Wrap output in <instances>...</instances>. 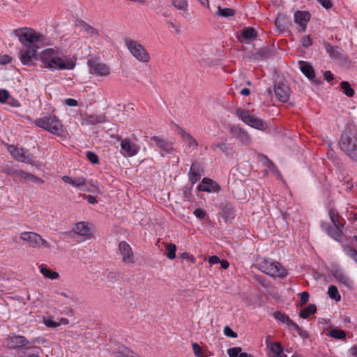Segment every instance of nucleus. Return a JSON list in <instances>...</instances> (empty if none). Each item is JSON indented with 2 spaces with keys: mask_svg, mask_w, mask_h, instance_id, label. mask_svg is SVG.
<instances>
[{
  "mask_svg": "<svg viewBox=\"0 0 357 357\" xmlns=\"http://www.w3.org/2000/svg\"><path fill=\"white\" fill-rule=\"evenodd\" d=\"M172 3L178 10H188V4L187 0H172Z\"/></svg>",
  "mask_w": 357,
  "mask_h": 357,
  "instance_id": "42",
  "label": "nucleus"
},
{
  "mask_svg": "<svg viewBox=\"0 0 357 357\" xmlns=\"http://www.w3.org/2000/svg\"><path fill=\"white\" fill-rule=\"evenodd\" d=\"M321 228L327 234L337 241H340L342 236V227L332 226L328 222H321Z\"/></svg>",
  "mask_w": 357,
  "mask_h": 357,
  "instance_id": "22",
  "label": "nucleus"
},
{
  "mask_svg": "<svg viewBox=\"0 0 357 357\" xmlns=\"http://www.w3.org/2000/svg\"><path fill=\"white\" fill-rule=\"evenodd\" d=\"M40 273L43 275V276L46 278L54 280L59 276L57 272L52 271L46 265L44 264H42L40 266Z\"/></svg>",
  "mask_w": 357,
  "mask_h": 357,
  "instance_id": "36",
  "label": "nucleus"
},
{
  "mask_svg": "<svg viewBox=\"0 0 357 357\" xmlns=\"http://www.w3.org/2000/svg\"><path fill=\"white\" fill-rule=\"evenodd\" d=\"M179 133L183 140L188 143L189 147H192L194 149L198 147V142L190 133L186 132L183 129H181Z\"/></svg>",
  "mask_w": 357,
  "mask_h": 357,
  "instance_id": "33",
  "label": "nucleus"
},
{
  "mask_svg": "<svg viewBox=\"0 0 357 357\" xmlns=\"http://www.w3.org/2000/svg\"><path fill=\"white\" fill-rule=\"evenodd\" d=\"M6 103H8V105H10V106H12L13 107H18L20 106V102L17 100H16L13 98H11L10 96L8 98V100L6 101Z\"/></svg>",
  "mask_w": 357,
  "mask_h": 357,
  "instance_id": "61",
  "label": "nucleus"
},
{
  "mask_svg": "<svg viewBox=\"0 0 357 357\" xmlns=\"http://www.w3.org/2000/svg\"><path fill=\"white\" fill-rule=\"evenodd\" d=\"M167 257L169 259H174L176 257V246L173 243H168L166 245Z\"/></svg>",
  "mask_w": 357,
  "mask_h": 357,
  "instance_id": "43",
  "label": "nucleus"
},
{
  "mask_svg": "<svg viewBox=\"0 0 357 357\" xmlns=\"http://www.w3.org/2000/svg\"><path fill=\"white\" fill-rule=\"evenodd\" d=\"M64 102L66 105L70 107H75L78 105L77 100L73 98H66Z\"/></svg>",
  "mask_w": 357,
  "mask_h": 357,
  "instance_id": "62",
  "label": "nucleus"
},
{
  "mask_svg": "<svg viewBox=\"0 0 357 357\" xmlns=\"http://www.w3.org/2000/svg\"><path fill=\"white\" fill-rule=\"evenodd\" d=\"M257 268L266 275L274 278L283 279L288 275L287 270L278 261L263 259L257 264Z\"/></svg>",
  "mask_w": 357,
  "mask_h": 357,
  "instance_id": "3",
  "label": "nucleus"
},
{
  "mask_svg": "<svg viewBox=\"0 0 357 357\" xmlns=\"http://www.w3.org/2000/svg\"><path fill=\"white\" fill-rule=\"evenodd\" d=\"M298 64L301 72L306 77L311 80L315 78L314 70L307 61H299Z\"/></svg>",
  "mask_w": 357,
  "mask_h": 357,
  "instance_id": "29",
  "label": "nucleus"
},
{
  "mask_svg": "<svg viewBox=\"0 0 357 357\" xmlns=\"http://www.w3.org/2000/svg\"><path fill=\"white\" fill-rule=\"evenodd\" d=\"M223 332L226 336L229 337L236 338L238 336L237 333L233 331V330L229 326H227L224 328Z\"/></svg>",
  "mask_w": 357,
  "mask_h": 357,
  "instance_id": "54",
  "label": "nucleus"
},
{
  "mask_svg": "<svg viewBox=\"0 0 357 357\" xmlns=\"http://www.w3.org/2000/svg\"><path fill=\"white\" fill-rule=\"evenodd\" d=\"M317 312V306L314 304H310L305 308L301 310L299 312V316L303 319L308 318L311 314Z\"/></svg>",
  "mask_w": 357,
  "mask_h": 357,
  "instance_id": "38",
  "label": "nucleus"
},
{
  "mask_svg": "<svg viewBox=\"0 0 357 357\" xmlns=\"http://www.w3.org/2000/svg\"><path fill=\"white\" fill-rule=\"evenodd\" d=\"M236 13V11L233 8H222L220 6L218 7V12L217 14L219 16L224 17H228L234 16Z\"/></svg>",
  "mask_w": 357,
  "mask_h": 357,
  "instance_id": "40",
  "label": "nucleus"
},
{
  "mask_svg": "<svg viewBox=\"0 0 357 357\" xmlns=\"http://www.w3.org/2000/svg\"><path fill=\"white\" fill-rule=\"evenodd\" d=\"M212 148H216L219 149L224 153L225 155H231L233 153V148L232 146L227 144L226 142H220V143H215L212 145Z\"/></svg>",
  "mask_w": 357,
  "mask_h": 357,
  "instance_id": "39",
  "label": "nucleus"
},
{
  "mask_svg": "<svg viewBox=\"0 0 357 357\" xmlns=\"http://www.w3.org/2000/svg\"><path fill=\"white\" fill-rule=\"evenodd\" d=\"M13 60V58L8 55V54H3L0 56V63L1 65H6L10 63Z\"/></svg>",
  "mask_w": 357,
  "mask_h": 357,
  "instance_id": "57",
  "label": "nucleus"
},
{
  "mask_svg": "<svg viewBox=\"0 0 357 357\" xmlns=\"http://www.w3.org/2000/svg\"><path fill=\"white\" fill-rule=\"evenodd\" d=\"M324 47L326 52L328 54L331 58L342 61L345 59L344 51L338 46H333L329 43H325Z\"/></svg>",
  "mask_w": 357,
  "mask_h": 357,
  "instance_id": "24",
  "label": "nucleus"
},
{
  "mask_svg": "<svg viewBox=\"0 0 357 357\" xmlns=\"http://www.w3.org/2000/svg\"><path fill=\"white\" fill-rule=\"evenodd\" d=\"M241 351V347H233L227 350L229 357H238Z\"/></svg>",
  "mask_w": 357,
  "mask_h": 357,
  "instance_id": "49",
  "label": "nucleus"
},
{
  "mask_svg": "<svg viewBox=\"0 0 357 357\" xmlns=\"http://www.w3.org/2000/svg\"><path fill=\"white\" fill-rule=\"evenodd\" d=\"M13 34L18 38L23 47H40L37 43L43 40V34L36 33L34 29L29 27L19 28L13 31Z\"/></svg>",
  "mask_w": 357,
  "mask_h": 357,
  "instance_id": "5",
  "label": "nucleus"
},
{
  "mask_svg": "<svg viewBox=\"0 0 357 357\" xmlns=\"http://www.w3.org/2000/svg\"><path fill=\"white\" fill-rule=\"evenodd\" d=\"M89 73L96 76H107L110 73L109 67L99 61L96 58H91L87 61Z\"/></svg>",
  "mask_w": 357,
  "mask_h": 357,
  "instance_id": "9",
  "label": "nucleus"
},
{
  "mask_svg": "<svg viewBox=\"0 0 357 357\" xmlns=\"http://www.w3.org/2000/svg\"><path fill=\"white\" fill-rule=\"evenodd\" d=\"M330 335L336 339H343L346 337V333L340 329L334 328L331 330Z\"/></svg>",
  "mask_w": 357,
  "mask_h": 357,
  "instance_id": "44",
  "label": "nucleus"
},
{
  "mask_svg": "<svg viewBox=\"0 0 357 357\" xmlns=\"http://www.w3.org/2000/svg\"><path fill=\"white\" fill-rule=\"evenodd\" d=\"M86 157L87 160L93 165L99 163L98 155L93 151H87L86 153Z\"/></svg>",
  "mask_w": 357,
  "mask_h": 357,
  "instance_id": "45",
  "label": "nucleus"
},
{
  "mask_svg": "<svg viewBox=\"0 0 357 357\" xmlns=\"http://www.w3.org/2000/svg\"><path fill=\"white\" fill-rule=\"evenodd\" d=\"M329 217L333 223L332 226L343 227L344 223L342 222L343 220H342L338 214V213L334 209H330Z\"/></svg>",
  "mask_w": 357,
  "mask_h": 357,
  "instance_id": "35",
  "label": "nucleus"
},
{
  "mask_svg": "<svg viewBox=\"0 0 357 357\" xmlns=\"http://www.w3.org/2000/svg\"><path fill=\"white\" fill-rule=\"evenodd\" d=\"M193 214L197 218H199V219H204L206 218V216L207 215L206 212L204 210L201 209V208H196L194 211Z\"/></svg>",
  "mask_w": 357,
  "mask_h": 357,
  "instance_id": "56",
  "label": "nucleus"
},
{
  "mask_svg": "<svg viewBox=\"0 0 357 357\" xmlns=\"http://www.w3.org/2000/svg\"><path fill=\"white\" fill-rule=\"evenodd\" d=\"M258 36V32L252 26H245L237 33V39L240 43H250Z\"/></svg>",
  "mask_w": 357,
  "mask_h": 357,
  "instance_id": "16",
  "label": "nucleus"
},
{
  "mask_svg": "<svg viewBox=\"0 0 357 357\" xmlns=\"http://www.w3.org/2000/svg\"><path fill=\"white\" fill-rule=\"evenodd\" d=\"M301 43L303 47L307 48L312 45V40L309 35H305L303 36Z\"/></svg>",
  "mask_w": 357,
  "mask_h": 357,
  "instance_id": "52",
  "label": "nucleus"
},
{
  "mask_svg": "<svg viewBox=\"0 0 357 357\" xmlns=\"http://www.w3.org/2000/svg\"><path fill=\"white\" fill-rule=\"evenodd\" d=\"M220 214L225 222L231 221L236 217V210L233 204L225 201L220 204Z\"/></svg>",
  "mask_w": 357,
  "mask_h": 357,
  "instance_id": "17",
  "label": "nucleus"
},
{
  "mask_svg": "<svg viewBox=\"0 0 357 357\" xmlns=\"http://www.w3.org/2000/svg\"><path fill=\"white\" fill-rule=\"evenodd\" d=\"M75 233L79 236H87L90 235V228L89 223L85 222H79L75 225Z\"/></svg>",
  "mask_w": 357,
  "mask_h": 357,
  "instance_id": "32",
  "label": "nucleus"
},
{
  "mask_svg": "<svg viewBox=\"0 0 357 357\" xmlns=\"http://www.w3.org/2000/svg\"><path fill=\"white\" fill-rule=\"evenodd\" d=\"M324 79L326 80L327 82H331L332 80H333L334 79V76L332 74V73L329 70H326L324 73Z\"/></svg>",
  "mask_w": 357,
  "mask_h": 357,
  "instance_id": "63",
  "label": "nucleus"
},
{
  "mask_svg": "<svg viewBox=\"0 0 357 357\" xmlns=\"http://www.w3.org/2000/svg\"><path fill=\"white\" fill-rule=\"evenodd\" d=\"M329 297L336 301H340L341 296L339 291H327Z\"/></svg>",
  "mask_w": 357,
  "mask_h": 357,
  "instance_id": "60",
  "label": "nucleus"
},
{
  "mask_svg": "<svg viewBox=\"0 0 357 357\" xmlns=\"http://www.w3.org/2000/svg\"><path fill=\"white\" fill-rule=\"evenodd\" d=\"M236 116L249 126L264 131L268 128V124L262 119L252 115L250 112L241 107H238L235 112Z\"/></svg>",
  "mask_w": 357,
  "mask_h": 357,
  "instance_id": "6",
  "label": "nucleus"
},
{
  "mask_svg": "<svg viewBox=\"0 0 357 357\" xmlns=\"http://www.w3.org/2000/svg\"><path fill=\"white\" fill-rule=\"evenodd\" d=\"M338 146L351 161L357 162V131L354 126H346L339 139Z\"/></svg>",
  "mask_w": 357,
  "mask_h": 357,
  "instance_id": "2",
  "label": "nucleus"
},
{
  "mask_svg": "<svg viewBox=\"0 0 357 357\" xmlns=\"http://www.w3.org/2000/svg\"><path fill=\"white\" fill-rule=\"evenodd\" d=\"M312 275L317 282H320V284H326L329 282L326 275L321 274L318 271H314Z\"/></svg>",
  "mask_w": 357,
  "mask_h": 357,
  "instance_id": "46",
  "label": "nucleus"
},
{
  "mask_svg": "<svg viewBox=\"0 0 357 357\" xmlns=\"http://www.w3.org/2000/svg\"><path fill=\"white\" fill-rule=\"evenodd\" d=\"M267 348L269 349L267 354L268 357H287L286 354H283V348L278 342L271 343Z\"/></svg>",
  "mask_w": 357,
  "mask_h": 357,
  "instance_id": "28",
  "label": "nucleus"
},
{
  "mask_svg": "<svg viewBox=\"0 0 357 357\" xmlns=\"http://www.w3.org/2000/svg\"><path fill=\"white\" fill-rule=\"evenodd\" d=\"M255 280L261 284V285L264 288H268V283L266 282V280L263 276L255 275Z\"/></svg>",
  "mask_w": 357,
  "mask_h": 357,
  "instance_id": "59",
  "label": "nucleus"
},
{
  "mask_svg": "<svg viewBox=\"0 0 357 357\" xmlns=\"http://www.w3.org/2000/svg\"><path fill=\"white\" fill-rule=\"evenodd\" d=\"M6 342L7 347L9 349L24 348L25 349H29L36 348V347L29 346V341L22 335H10L6 339ZM36 349H39L42 351V349L39 347H36Z\"/></svg>",
  "mask_w": 357,
  "mask_h": 357,
  "instance_id": "10",
  "label": "nucleus"
},
{
  "mask_svg": "<svg viewBox=\"0 0 357 357\" xmlns=\"http://www.w3.org/2000/svg\"><path fill=\"white\" fill-rule=\"evenodd\" d=\"M125 43L132 56L138 61L142 62H148L149 61V54L141 44L128 38L125 39Z\"/></svg>",
  "mask_w": 357,
  "mask_h": 357,
  "instance_id": "8",
  "label": "nucleus"
},
{
  "mask_svg": "<svg viewBox=\"0 0 357 357\" xmlns=\"http://www.w3.org/2000/svg\"><path fill=\"white\" fill-rule=\"evenodd\" d=\"M20 238L26 241L31 248L38 247V242L40 241V235L32 231H25L21 234Z\"/></svg>",
  "mask_w": 357,
  "mask_h": 357,
  "instance_id": "26",
  "label": "nucleus"
},
{
  "mask_svg": "<svg viewBox=\"0 0 357 357\" xmlns=\"http://www.w3.org/2000/svg\"><path fill=\"white\" fill-rule=\"evenodd\" d=\"M77 23L81 26L82 30L86 32L90 36L99 37L100 33L98 29L93 28L89 24L82 20H78Z\"/></svg>",
  "mask_w": 357,
  "mask_h": 357,
  "instance_id": "31",
  "label": "nucleus"
},
{
  "mask_svg": "<svg viewBox=\"0 0 357 357\" xmlns=\"http://www.w3.org/2000/svg\"><path fill=\"white\" fill-rule=\"evenodd\" d=\"M34 124L50 133L59 136L64 137L65 132L61 121L55 115L45 116L34 121Z\"/></svg>",
  "mask_w": 357,
  "mask_h": 357,
  "instance_id": "4",
  "label": "nucleus"
},
{
  "mask_svg": "<svg viewBox=\"0 0 357 357\" xmlns=\"http://www.w3.org/2000/svg\"><path fill=\"white\" fill-rule=\"evenodd\" d=\"M220 185L210 178L204 177L202 182L197 186V190L206 192H218L220 191Z\"/></svg>",
  "mask_w": 357,
  "mask_h": 357,
  "instance_id": "18",
  "label": "nucleus"
},
{
  "mask_svg": "<svg viewBox=\"0 0 357 357\" xmlns=\"http://www.w3.org/2000/svg\"><path fill=\"white\" fill-rule=\"evenodd\" d=\"M43 323L46 326L49 328H56L60 325V323L56 322L49 318H44Z\"/></svg>",
  "mask_w": 357,
  "mask_h": 357,
  "instance_id": "53",
  "label": "nucleus"
},
{
  "mask_svg": "<svg viewBox=\"0 0 357 357\" xmlns=\"http://www.w3.org/2000/svg\"><path fill=\"white\" fill-rule=\"evenodd\" d=\"M311 15L307 10H297L294 13V22L296 24L308 23L310 20Z\"/></svg>",
  "mask_w": 357,
  "mask_h": 357,
  "instance_id": "30",
  "label": "nucleus"
},
{
  "mask_svg": "<svg viewBox=\"0 0 357 357\" xmlns=\"http://www.w3.org/2000/svg\"><path fill=\"white\" fill-rule=\"evenodd\" d=\"M73 187H75L77 188H79L80 190L82 189V187L86 185V179L84 177H78L75 179Z\"/></svg>",
  "mask_w": 357,
  "mask_h": 357,
  "instance_id": "47",
  "label": "nucleus"
},
{
  "mask_svg": "<svg viewBox=\"0 0 357 357\" xmlns=\"http://www.w3.org/2000/svg\"><path fill=\"white\" fill-rule=\"evenodd\" d=\"M192 188H193V185L191 184L190 186H189V187L185 186L183 190V197L185 199H186L188 201H190L191 198L192 197Z\"/></svg>",
  "mask_w": 357,
  "mask_h": 357,
  "instance_id": "48",
  "label": "nucleus"
},
{
  "mask_svg": "<svg viewBox=\"0 0 357 357\" xmlns=\"http://www.w3.org/2000/svg\"><path fill=\"white\" fill-rule=\"evenodd\" d=\"M273 317L276 320L285 324L290 329L295 330L298 334L301 333V328L296 323L292 321L285 313L280 311H275L273 313Z\"/></svg>",
  "mask_w": 357,
  "mask_h": 357,
  "instance_id": "20",
  "label": "nucleus"
},
{
  "mask_svg": "<svg viewBox=\"0 0 357 357\" xmlns=\"http://www.w3.org/2000/svg\"><path fill=\"white\" fill-rule=\"evenodd\" d=\"M202 167L200 162L195 161L192 163L190 171L188 172L189 180L192 185L195 184L201 178L200 172Z\"/></svg>",
  "mask_w": 357,
  "mask_h": 357,
  "instance_id": "25",
  "label": "nucleus"
},
{
  "mask_svg": "<svg viewBox=\"0 0 357 357\" xmlns=\"http://www.w3.org/2000/svg\"><path fill=\"white\" fill-rule=\"evenodd\" d=\"M317 1L326 9H331L333 6L331 0H317Z\"/></svg>",
  "mask_w": 357,
  "mask_h": 357,
  "instance_id": "58",
  "label": "nucleus"
},
{
  "mask_svg": "<svg viewBox=\"0 0 357 357\" xmlns=\"http://www.w3.org/2000/svg\"><path fill=\"white\" fill-rule=\"evenodd\" d=\"M8 150L11 155L18 161L28 164H33L34 162L33 155L29 153L23 148H18L14 145H10L8 146Z\"/></svg>",
  "mask_w": 357,
  "mask_h": 357,
  "instance_id": "11",
  "label": "nucleus"
},
{
  "mask_svg": "<svg viewBox=\"0 0 357 357\" xmlns=\"http://www.w3.org/2000/svg\"><path fill=\"white\" fill-rule=\"evenodd\" d=\"M82 121V124L96 125L106 122L107 117L105 114H86V117L83 119Z\"/></svg>",
  "mask_w": 357,
  "mask_h": 357,
  "instance_id": "27",
  "label": "nucleus"
},
{
  "mask_svg": "<svg viewBox=\"0 0 357 357\" xmlns=\"http://www.w3.org/2000/svg\"><path fill=\"white\" fill-rule=\"evenodd\" d=\"M275 46L273 45L263 47L253 54V58L257 60H264L271 58L275 54Z\"/></svg>",
  "mask_w": 357,
  "mask_h": 357,
  "instance_id": "23",
  "label": "nucleus"
},
{
  "mask_svg": "<svg viewBox=\"0 0 357 357\" xmlns=\"http://www.w3.org/2000/svg\"><path fill=\"white\" fill-rule=\"evenodd\" d=\"M40 47H23L20 51V60L21 63L26 66H37V61H39V54L37 53Z\"/></svg>",
  "mask_w": 357,
  "mask_h": 357,
  "instance_id": "7",
  "label": "nucleus"
},
{
  "mask_svg": "<svg viewBox=\"0 0 357 357\" xmlns=\"http://www.w3.org/2000/svg\"><path fill=\"white\" fill-rule=\"evenodd\" d=\"M340 89L347 97L352 98L355 95V90L347 81H342L340 84Z\"/></svg>",
  "mask_w": 357,
  "mask_h": 357,
  "instance_id": "34",
  "label": "nucleus"
},
{
  "mask_svg": "<svg viewBox=\"0 0 357 357\" xmlns=\"http://www.w3.org/2000/svg\"><path fill=\"white\" fill-rule=\"evenodd\" d=\"M151 141L153 142L163 156L165 154H172L174 152L173 143L158 136H153Z\"/></svg>",
  "mask_w": 357,
  "mask_h": 357,
  "instance_id": "15",
  "label": "nucleus"
},
{
  "mask_svg": "<svg viewBox=\"0 0 357 357\" xmlns=\"http://www.w3.org/2000/svg\"><path fill=\"white\" fill-rule=\"evenodd\" d=\"M10 98L9 92L6 89L0 90V103H6Z\"/></svg>",
  "mask_w": 357,
  "mask_h": 357,
  "instance_id": "51",
  "label": "nucleus"
},
{
  "mask_svg": "<svg viewBox=\"0 0 357 357\" xmlns=\"http://www.w3.org/2000/svg\"><path fill=\"white\" fill-rule=\"evenodd\" d=\"M274 92L278 100L282 102H287L289 100L291 89L282 82H275Z\"/></svg>",
  "mask_w": 357,
  "mask_h": 357,
  "instance_id": "14",
  "label": "nucleus"
},
{
  "mask_svg": "<svg viewBox=\"0 0 357 357\" xmlns=\"http://www.w3.org/2000/svg\"><path fill=\"white\" fill-rule=\"evenodd\" d=\"M229 132L232 137L237 139L242 145L249 146L251 144L252 139L250 135L245 130L238 126H231L229 129Z\"/></svg>",
  "mask_w": 357,
  "mask_h": 357,
  "instance_id": "13",
  "label": "nucleus"
},
{
  "mask_svg": "<svg viewBox=\"0 0 357 357\" xmlns=\"http://www.w3.org/2000/svg\"><path fill=\"white\" fill-rule=\"evenodd\" d=\"M344 252L357 264V251L353 247L346 245L343 248Z\"/></svg>",
  "mask_w": 357,
  "mask_h": 357,
  "instance_id": "41",
  "label": "nucleus"
},
{
  "mask_svg": "<svg viewBox=\"0 0 357 357\" xmlns=\"http://www.w3.org/2000/svg\"><path fill=\"white\" fill-rule=\"evenodd\" d=\"M192 347L196 357H205L202 353V348L198 343L194 342L192 344Z\"/></svg>",
  "mask_w": 357,
  "mask_h": 357,
  "instance_id": "50",
  "label": "nucleus"
},
{
  "mask_svg": "<svg viewBox=\"0 0 357 357\" xmlns=\"http://www.w3.org/2000/svg\"><path fill=\"white\" fill-rule=\"evenodd\" d=\"M208 261L211 264H216L220 261V259L218 256L213 255L208 257Z\"/></svg>",
  "mask_w": 357,
  "mask_h": 357,
  "instance_id": "64",
  "label": "nucleus"
},
{
  "mask_svg": "<svg viewBox=\"0 0 357 357\" xmlns=\"http://www.w3.org/2000/svg\"><path fill=\"white\" fill-rule=\"evenodd\" d=\"M119 249L122 256V261L126 264H134V255L130 245L126 241L119 243Z\"/></svg>",
  "mask_w": 357,
  "mask_h": 357,
  "instance_id": "19",
  "label": "nucleus"
},
{
  "mask_svg": "<svg viewBox=\"0 0 357 357\" xmlns=\"http://www.w3.org/2000/svg\"><path fill=\"white\" fill-rule=\"evenodd\" d=\"M121 142V149L130 157L135 155L139 150V147L133 143L130 139H118Z\"/></svg>",
  "mask_w": 357,
  "mask_h": 357,
  "instance_id": "21",
  "label": "nucleus"
},
{
  "mask_svg": "<svg viewBox=\"0 0 357 357\" xmlns=\"http://www.w3.org/2000/svg\"><path fill=\"white\" fill-rule=\"evenodd\" d=\"M75 57L63 55L59 47H49L39 53L40 67L50 71L73 70L76 66Z\"/></svg>",
  "mask_w": 357,
  "mask_h": 357,
  "instance_id": "1",
  "label": "nucleus"
},
{
  "mask_svg": "<svg viewBox=\"0 0 357 357\" xmlns=\"http://www.w3.org/2000/svg\"><path fill=\"white\" fill-rule=\"evenodd\" d=\"M310 294L307 291H302V293L300 294V303L301 306L304 305L306 304L309 300Z\"/></svg>",
  "mask_w": 357,
  "mask_h": 357,
  "instance_id": "55",
  "label": "nucleus"
},
{
  "mask_svg": "<svg viewBox=\"0 0 357 357\" xmlns=\"http://www.w3.org/2000/svg\"><path fill=\"white\" fill-rule=\"evenodd\" d=\"M275 26L280 31H284L287 28L288 22L284 15H278L275 20Z\"/></svg>",
  "mask_w": 357,
  "mask_h": 357,
  "instance_id": "37",
  "label": "nucleus"
},
{
  "mask_svg": "<svg viewBox=\"0 0 357 357\" xmlns=\"http://www.w3.org/2000/svg\"><path fill=\"white\" fill-rule=\"evenodd\" d=\"M331 273L341 287H344L347 289H351L353 287L352 280L348 277L342 268L334 267L331 270Z\"/></svg>",
  "mask_w": 357,
  "mask_h": 357,
  "instance_id": "12",
  "label": "nucleus"
}]
</instances>
